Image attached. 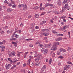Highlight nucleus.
<instances>
[{
  "mask_svg": "<svg viewBox=\"0 0 73 73\" xmlns=\"http://www.w3.org/2000/svg\"><path fill=\"white\" fill-rule=\"evenodd\" d=\"M45 12H43L40 15L41 16H42V15H45Z\"/></svg>",
  "mask_w": 73,
  "mask_h": 73,
  "instance_id": "35",
  "label": "nucleus"
},
{
  "mask_svg": "<svg viewBox=\"0 0 73 73\" xmlns=\"http://www.w3.org/2000/svg\"><path fill=\"white\" fill-rule=\"evenodd\" d=\"M33 58V57L32 56H29V59L28 60V65H29L30 64L31 59H32Z\"/></svg>",
  "mask_w": 73,
  "mask_h": 73,
  "instance_id": "2",
  "label": "nucleus"
},
{
  "mask_svg": "<svg viewBox=\"0 0 73 73\" xmlns=\"http://www.w3.org/2000/svg\"><path fill=\"white\" fill-rule=\"evenodd\" d=\"M45 23H46V21H42V24H45Z\"/></svg>",
  "mask_w": 73,
  "mask_h": 73,
  "instance_id": "37",
  "label": "nucleus"
},
{
  "mask_svg": "<svg viewBox=\"0 0 73 73\" xmlns=\"http://www.w3.org/2000/svg\"><path fill=\"white\" fill-rule=\"evenodd\" d=\"M12 7L13 8H15V7H16V5L15 4H14L13 5V6H12Z\"/></svg>",
  "mask_w": 73,
  "mask_h": 73,
  "instance_id": "41",
  "label": "nucleus"
},
{
  "mask_svg": "<svg viewBox=\"0 0 73 73\" xmlns=\"http://www.w3.org/2000/svg\"><path fill=\"white\" fill-rule=\"evenodd\" d=\"M66 26H64L63 27V29H66Z\"/></svg>",
  "mask_w": 73,
  "mask_h": 73,
  "instance_id": "46",
  "label": "nucleus"
},
{
  "mask_svg": "<svg viewBox=\"0 0 73 73\" xmlns=\"http://www.w3.org/2000/svg\"><path fill=\"white\" fill-rule=\"evenodd\" d=\"M8 55L10 57H12V56H11V53L10 52L8 54Z\"/></svg>",
  "mask_w": 73,
  "mask_h": 73,
  "instance_id": "44",
  "label": "nucleus"
},
{
  "mask_svg": "<svg viewBox=\"0 0 73 73\" xmlns=\"http://www.w3.org/2000/svg\"><path fill=\"white\" fill-rule=\"evenodd\" d=\"M66 7H63L62 8V10H61L60 12V13H63L64 11H65V9H66Z\"/></svg>",
  "mask_w": 73,
  "mask_h": 73,
  "instance_id": "8",
  "label": "nucleus"
},
{
  "mask_svg": "<svg viewBox=\"0 0 73 73\" xmlns=\"http://www.w3.org/2000/svg\"><path fill=\"white\" fill-rule=\"evenodd\" d=\"M21 72H23V73H25V69H21Z\"/></svg>",
  "mask_w": 73,
  "mask_h": 73,
  "instance_id": "24",
  "label": "nucleus"
},
{
  "mask_svg": "<svg viewBox=\"0 0 73 73\" xmlns=\"http://www.w3.org/2000/svg\"><path fill=\"white\" fill-rule=\"evenodd\" d=\"M4 3L5 4H9V3L7 2V1L5 0L4 1Z\"/></svg>",
  "mask_w": 73,
  "mask_h": 73,
  "instance_id": "34",
  "label": "nucleus"
},
{
  "mask_svg": "<svg viewBox=\"0 0 73 73\" xmlns=\"http://www.w3.org/2000/svg\"><path fill=\"white\" fill-rule=\"evenodd\" d=\"M67 3V0H64L63 1V4H65V3Z\"/></svg>",
  "mask_w": 73,
  "mask_h": 73,
  "instance_id": "27",
  "label": "nucleus"
},
{
  "mask_svg": "<svg viewBox=\"0 0 73 73\" xmlns=\"http://www.w3.org/2000/svg\"><path fill=\"white\" fill-rule=\"evenodd\" d=\"M59 52H63V48H61L59 49Z\"/></svg>",
  "mask_w": 73,
  "mask_h": 73,
  "instance_id": "29",
  "label": "nucleus"
},
{
  "mask_svg": "<svg viewBox=\"0 0 73 73\" xmlns=\"http://www.w3.org/2000/svg\"><path fill=\"white\" fill-rule=\"evenodd\" d=\"M57 54L58 55H60V52H57Z\"/></svg>",
  "mask_w": 73,
  "mask_h": 73,
  "instance_id": "50",
  "label": "nucleus"
},
{
  "mask_svg": "<svg viewBox=\"0 0 73 73\" xmlns=\"http://www.w3.org/2000/svg\"><path fill=\"white\" fill-rule=\"evenodd\" d=\"M44 49H45L44 48H42L41 50V52H44Z\"/></svg>",
  "mask_w": 73,
  "mask_h": 73,
  "instance_id": "55",
  "label": "nucleus"
},
{
  "mask_svg": "<svg viewBox=\"0 0 73 73\" xmlns=\"http://www.w3.org/2000/svg\"><path fill=\"white\" fill-rule=\"evenodd\" d=\"M57 49V47H56V45H53L52 47L51 48V50H56Z\"/></svg>",
  "mask_w": 73,
  "mask_h": 73,
  "instance_id": "6",
  "label": "nucleus"
},
{
  "mask_svg": "<svg viewBox=\"0 0 73 73\" xmlns=\"http://www.w3.org/2000/svg\"><path fill=\"white\" fill-rule=\"evenodd\" d=\"M52 63V58H50L49 61V64L50 65Z\"/></svg>",
  "mask_w": 73,
  "mask_h": 73,
  "instance_id": "28",
  "label": "nucleus"
},
{
  "mask_svg": "<svg viewBox=\"0 0 73 73\" xmlns=\"http://www.w3.org/2000/svg\"><path fill=\"white\" fill-rule=\"evenodd\" d=\"M51 46H52V44H44V48H50Z\"/></svg>",
  "mask_w": 73,
  "mask_h": 73,
  "instance_id": "4",
  "label": "nucleus"
},
{
  "mask_svg": "<svg viewBox=\"0 0 73 73\" xmlns=\"http://www.w3.org/2000/svg\"><path fill=\"white\" fill-rule=\"evenodd\" d=\"M57 36H63L64 35L62 34H57Z\"/></svg>",
  "mask_w": 73,
  "mask_h": 73,
  "instance_id": "18",
  "label": "nucleus"
},
{
  "mask_svg": "<svg viewBox=\"0 0 73 73\" xmlns=\"http://www.w3.org/2000/svg\"><path fill=\"white\" fill-rule=\"evenodd\" d=\"M45 9V7H41L40 9V11H43V10H44V9Z\"/></svg>",
  "mask_w": 73,
  "mask_h": 73,
  "instance_id": "19",
  "label": "nucleus"
},
{
  "mask_svg": "<svg viewBox=\"0 0 73 73\" xmlns=\"http://www.w3.org/2000/svg\"><path fill=\"white\" fill-rule=\"evenodd\" d=\"M42 58V56L40 57H39V58H36L35 60V61H36V66H38L40 64V62H38V61L40 60Z\"/></svg>",
  "mask_w": 73,
  "mask_h": 73,
  "instance_id": "1",
  "label": "nucleus"
},
{
  "mask_svg": "<svg viewBox=\"0 0 73 73\" xmlns=\"http://www.w3.org/2000/svg\"><path fill=\"white\" fill-rule=\"evenodd\" d=\"M50 55L51 56H52V57H55V53H54L53 52H51L50 53Z\"/></svg>",
  "mask_w": 73,
  "mask_h": 73,
  "instance_id": "14",
  "label": "nucleus"
},
{
  "mask_svg": "<svg viewBox=\"0 0 73 73\" xmlns=\"http://www.w3.org/2000/svg\"><path fill=\"white\" fill-rule=\"evenodd\" d=\"M12 44H14V45H15V44H17V43H16L15 42L13 41L12 42Z\"/></svg>",
  "mask_w": 73,
  "mask_h": 73,
  "instance_id": "32",
  "label": "nucleus"
},
{
  "mask_svg": "<svg viewBox=\"0 0 73 73\" xmlns=\"http://www.w3.org/2000/svg\"><path fill=\"white\" fill-rule=\"evenodd\" d=\"M65 7H67L68 5V3H66L65 4Z\"/></svg>",
  "mask_w": 73,
  "mask_h": 73,
  "instance_id": "53",
  "label": "nucleus"
},
{
  "mask_svg": "<svg viewBox=\"0 0 73 73\" xmlns=\"http://www.w3.org/2000/svg\"><path fill=\"white\" fill-rule=\"evenodd\" d=\"M35 23H33L31 24V27H32V28H34V26H35Z\"/></svg>",
  "mask_w": 73,
  "mask_h": 73,
  "instance_id": "21",
  "label": "nucleus"
},
{
  "mask_svg": "<svg viewBox=\"0 0 73 73\" xmlns=\"http://www.w3.org/2000/svg\"><path fill=\"white\" fill-rule=\"evenodd\" d=\"M0 48L2 49V50H1V52H4V49H5V47L3 45L1 46Z\"/></svg>",
  "mask_w": 73,
  "mask_h": 73,
  "instance_id": "3",
  "label": "nucleus"
},
{
  "mask_svg": "<svg viewBox=\"0 0 73 73\" xmlns=\"http://www.w3.org/2000/svg\"><path fill=\"white\" fill-rule=\"evenodd\" d=\"M17 38H10V41H14V40H16Z\"/></svg>",
  "mask_w": 73,
  "mask_h": 73,
  "instance_id": "16",
  "label": "nucleus"
},
{
  "mask_svg": "<svg viewBox=\"0 0 73 73\" xmlns=\"http://www.w3.org/2000/svg\"><path fill=\"white\" fill-rule=\"evenodd\" d=\"M56 32V31L53 30L52 31V32L53 33H54V34H56V33H57V32Z\"/></svg>",
  "mask_w": 73,
  "mask_h": 73,
  "instance_id": "36",
  "label": "nucleus"
},
{
  "mask_svg": "<svg viewBox=\"0 0 73 73\" xmlns=\"http://www.w3.org/2000/svg\"><path fill=\"white\" fill-rule=\"evenodd\" d=\"M39 28V27L38 26H36L35 27V29H38Z\"/></svg>",
  "mask_w": 73,
  "mask_h": 73,
  "instance_id": "49",
  "label": "nucleus"
},
{
  "mask_svg": "<svg viewBox=\"0 0 73 73\" xmlns=\"http://www.w3.org/2000/svg\"><path fill=\"white\" fill-rule=\"evenodd\" d=\"M17 33H20L21 32V31L20 30H18L17 31Z\"/></svg>",
  "mask_w": 73,
  "mask_h": 73,
  "instance_id": "33",
  "label": "nucleus"
},
{
  "mask_svg": "<svg viewBox=\"0 0 73 73\" xmlns=\"http://www.w3.org/2000/svg\"><path fill=\"white\" fill-rule=\"evenodd\" d=\"M5 67L6 69H9L10 68V65L8 64L7 65H6Z\"/></svg>",
  "mask_w": 73,
  "mask_h": 73,
  "instance_id": "13",
  "label": "nucleus"
},
{
  "mask_svg": "<svg viewBox=\"0 0 73 73\" xmlns=\"http://www.w3.org/2000/svg\"><path fill=\"white\" fill-rule=\"evenodd\" d=\"M62 40V38H59L56 40V41H60V40Z\"/></svg>",
  "mask_w": 73,
  "mask_h": 73,
  "instance_id": "17",
  "label": "nucleus"
},
{
  "mask_svg": "<svg viewBox=\"0 0 73 73\" xmlns=\"http://www.w3.org/2000/svg\"><path fill=\"white\" fill-rule=\"evenodd\" d=\"M46 39H47V37H44L43 38V40H46Z\"/></svg>",
  "mask_w": 73,
  "mask_h": 73,
  "instance_id": "58",
  "label": "nucleus"
},
{
  "mask_svg": "<svg viewBox=\"0 0 73 73\" xmlns=\"http://www.w3.org/2000/svg\"><path fill=\"white\" fill-rule=\"evenodd\" d=\"M17 56L18 57H20V54H19V53L17 54Z\"/></svg>",
  "mask_w": 73,
  "mask_h": 73,
  "instance_id": "45",
  "label": "nucleus"
},
{
  "mask_svg": "<svg viewBox=\"0 0 73 73\" xmlns=\"http://www.w3.org/2000/svg\"><path fill=\"white\" fill-rule=\"evenodd\" d=\"M54 13H55L56 14H58V12H57V11H55L54 12Z\"/></svg>",
  "mask_w": 73,
  "mask_h": 73,
  "instance_id": "38",
  "label": "nucleus"
},
{
  "mask_svg": "<svg viewBox=\"0 0 73 73\" xmlns=\"http://www.w3.org/2000/svg\"><path fill=\"white\" fill-rule=\"evenodd\" d=\"M66 50H65V49H63V52H66Z\"/></svg>",
  "mask_w": 73,
  "mask_h": 73,
  "instance_id": "60",
  "label": "nucleus"
},
{
  "mask_svg": "<svg viewBox=\"0 0 73 73\" xmlns=\"http://www.w3.org/2000/svg\"><path fill=\"white\" fill-rule=\"evenodd\" d=\"M51 6V7L52 6H53V4H49V3H47L45 4V7H47L49 6L50 7Z\"/></svg>",
  "mask_w": 73,
  "mask_h": 73,
  "instance_id": "5",
  "label": "nucleus"
},
{
  "mask_svg": "<svg viewBox=\"0 0 73 73\" xmlns=\"http://www.w3.org/2000/svg\"><path fill=\"white\" fill-rule=\"evenodd\" d=\"M15 36V34H13V35H12L11 36L12 38H13Z\"/></svg>",
  "mask_w": 73,
  "mask_h": 73,
  "instance_id": "62",
  "label": "nucleus"
},
{
  "mask_svg": "<svg viewBox=\"0 0 73 73\" xmlns=\"http://www.w3.org/2000/svg\"><path fill=\"white\" fill-rule=\"evenodd\" d=\"M67 64H70L71 65H72V63H71V62L70 61H68L67 62Z\"/></svg>",
  "mask_w": 73,
  "mask_h": 73,
  "instance_id": "39",
  "label": "nucleus"
},
{
  "mask_svg": "<svg viewBox=\"0 0 73 73\" xmlns=\"http://www.w3.org/2000/svg\"><path fill=\"white\" fill-rule=\"evenodd\" d=\"M68 49H67V51H68V50H70V47H68Z\"/></svg>",
  "mask_w": 73,
  "mask_h": 73,
  "instance_id": "56",
  "label": "nucleus"
},
{
  "mask_svg": "<svg viewBox=\"0 0 73 73\" xmlns=\"http://www.w3.org/2000/svg\"><path fill=\"white\" fill-rule=\"evenodd\" d=\"M23 4H20L19 5H18V8H21V7H23Z\"/></svg>",
  "mask_w": 73,
  "mask_h": 73,
  "instance_id": "15",
  "label": "nucleus"
},
{
  "mask_svg": "<svg viewBox=\"0 0 73 73\" xmlns=\"http://www.w3.org/2000/svg\"><path fill=\"white\" fill-rule=\"evenodd\" d=\"M11 54L12 55V56H15V51H13L11 52Z\"/></svg>",
  "mask_w": 73,
  "mask_h": 73,
  "instance_id": "23",
  "label": "nucleus"
},
{
  "mask_svg": "<svg viewBox=\"0 0 73 73\" xmlns=\"http://www.w3.org/2000/svg\"><path fill=\"white\" fill-rule=\"evenodd\" d=\"M66 66L68 68H70V65H66Z\"/></svg>",
  "mask_w": 73,
  "mask_h": 73,
  "instance_id": "43",
  "label": "nucleus"
},
{
  "mask_svg": "<svg viewBox=\"0 0 73 73\" xmlns=\"http://www.w3.org/2000/svg\"><path fill=\"white\" fill-rule=\"evenodd\" d=\"M5 19H8L10 18V17L9 15H7L5 16Z\"/></svg>",
  "mask_w": 73,
  "mask_h": 73,
  "instance_id": "20",
  "label": "nucleus"
},
{
  "mask_svg": "<svg viewBox=\"0 0 73 73\" xmlns=\"http://www.w3.org/2000/svg\"><path fill=\"white\" fill-rule=\"evenodd\" d=\"M12 4H11V3H9L8 5V6H9V7H11L12 6Z\"/></svg>",
  "mask_w": 73,
  "mask_h": 73,
  "instance_id": "51",
  "label": "nucleus"
},
{
  "mask_svg": "<svg viewBox=\"0 0 73 73\" xmlns=\"http://www.w3.org/2000/svg\"><path fill=\"white\" fill-rule=\"evenodd\" d=\"M5 40H4L2 41V42L3 43V44H5Z\"/></svg>",
  "mask_w": 73,
  "mask_h": 73,
  "instance_id": "48",
  "label": "nucleus"
},
{
  "mask_svg": "<svg viewBox=\"0 0 73 73\" xmlns=\"http://www.w3.org/2000/svg\"><path fill=\"white\" fill-rule=\"evenodd\" d=\"M40 44V42H36V43L35 44V45H37V44Z\"/></svg>",
  "mask_w": 73,
  "mask_h": 73,
  "instance_id": "42",
  "label": "nucleus"
},
{
  "mask_svg": "<svg viewBox=\"0 0 73 73\" xmlns=\"http://www.w3.org/2000/svg\"><path fill=\"white\" fill-rule=\"evenodd\" d=\"M55 44L56 45H59L60 43L58 42H55Z\"/></svg>",
  "mask_w": 73,
  "mask_h": 73,
  "instance_id": "54",
  "label": "nucleus"
},
{
  "mask_svg": "<svg viewBox=\"0 0 73 73\" xmlns=\"http://www.w3.org/2000/svg\"><path fill=\"white\" fill-rule=\"evenodd\" d=\"M1 34H3L4 33V31H1Z\"/></svg>",
  "mask_w": 73,
  "mask_h": 73,
  "instance_id": "61",
  "label": "nucleus"
},
{
  "mask_svg": "<svg viewBox=\"0 0 73 73\" xmlns=\"http://www.w3.org/2000/svg\"><path fill=\"white\" fill-rule=\"evenodd\" d=\"M64 70H67L69 68H68V67L66 66L64 67Z\"/></svg>",
  "mask_w": 73,
  "mask_h": 73,
  "instance_id": "26",
  "label": "nucleus"
},
{
  "mask_svg": "<svg viewBox=\"0 0 73 73\" xmlns=\"http://www.w3.org/2000/svg\"><path fill=\"white\" fill-rule=\"evenodd\" d=\"M58 65L59 66H60V65H61V63H60V62H58Z\"/></svg>",
  "mask_w": 73,
  "mask_h": 73,
  "instance_id": "64",
  "label": "nucleus"
},
{
  "mask_svg": "<svg viewBox=\"0 0 73 73\" xmlns=\"http://www.w3.org/2000/svg\"><path fill=\"white\" fill-rule=\"evenodd\" d=\"M35 17H36V18H38V14L36 15H35Z\"/></svg>",
  "mask_w": 73,
  "mask_h": 73,
  "instance_id": "52",
  "label": "nucleus"
},
{
  "mask_svg": "<svg viewBox=\"0 0 73 73\" xmlns=\"http://www.w3.org/2000/svg\"><path fill=\"white\" fill-rule=\"evenodd\" d=\"M57 3L58 5H61L62 4V2H61V1L60 0H58Z\"/></svg>",
  "mask_w": 73,
  "mask_h": 73,
  "instance_id": "9",
  "label": "nucleus"
},
{
  "mask_svg": "<svg viewBox=\"0 0 73 73\" xmlns=\"http://www.w3.org/2000/svg\"><path fill=\"white\" fill-rule=\"evenodd\" d=\"M59 58H61V59H62V58H64V57H63V56H59Z\"/></svg>",
  "mask_w": 73,
  "mask_h": 73,
  "instance_id": "31",
  "label": "nucleus"
},
{
  "mask_svg": "<svg viewBox=\"0 0 73 73\" xmlns=\"http://www.w3.org/2000/svg\"><path fill=\"white\" fill-rule=\"evenodd\" d=\"M46 68V66L45 65H44L42 68V69H45V68Z\"/></svg>",
  "mask_w": 73,
  "mask_h": 73,
  "instance_id": "30",
  "label": "nucleus"
},
{
  "mask_svg": "<svg viewBox=\"0 0 73 73\" xmlns=\"http://www.w3.org/2000/svg\"><path fill=\"white\" fill-rule=\"evenodd\" d=\"M48 49H46L44 51V54H47V53H48Z\"/></svg>",
  "mask_w": 73,
  "mask_h": 73,
  "instance_id": "10",
  "label": "nucleus"
},
{
  "mask_svg": "<svg viewBox=\"0 0 73 73\" xmlns=\"http://www.w3.org/2000/svg\"><path fill=\"white\" fill-rule=\"evenodd\" d=\"M15 37L16 38H19V35L16 34H15Z\"/></svg>",
  "mask_w": 73,
  "mask_h": 73,
  "instance_id": "22",
  "label": "nucleus"
},
{
  "mask_svg": "<svg viewBox=\"0 0 73 73\" xmlns=\"http://www.w3.org/2000/svg\"><path fill=\"white\" fill-rule=\"evenodd\" d=\"M7 11L8 12H11V11H12L13 10L11 9L8 8L7 9Z\"/></svg>",
  "mask_w": 73,
  "mask_h": 73,
  "instance_id": "12",
  "label": "nucleus"
},
{
  "mask_svg": "<svg viewBox=\"0 0 73 73\" xmlns=\"http://www.w3.org/2000/svg\"><path fill=\"white\" fill-rule=\"evenodd\" d=\"M41 56H42V54H37V55H35L34 56V57H38V58H39V57H41Z\"/></svg>",
  "mask_w": 73,
  "mask_h": 73,
  "instance_id": "11",
  "label": "nucleus"
},
{
  "mask_svg": "<svg viewBox=\"0 0 73 73\" xmlns=\"http://www.w3.org/2000/svg\"><path fill=\"white\" fill-rule=\"evenodd\" d=\"M43 46L42 45V44L39 45V46H40V47H41V48H42Z\"/></svg>",
  "mask_w": 73,
  "mask_h": 73,
  "instance_id": "57",
  "label": "nucleus"
},
{
  "mask_svg": "<svg viewBox=\"0 0 73 73\" xmlns=\"http://www.w3.org/2000/svg\"><path fill=\"white\" fill-rule=\"evenodd\" d=\"M38 7L37 6H35L34 7V9H37L38 8Z\"/></svg>",
  "mask_w": 73,
  "mask_h": 73,
  "instance_id": "25",
  "label": "nucleus"
},
{
  "mask_svg": "<svg viewBox=\"0 0 73 73\" xmlns=\"http://www.w3.org/2000/svg\"><path fill=\"white\" fill-rule=\"evenodd\" d=\"M49 34L48 33H46L44 34V36H48Z\"/></svg>",
  "mask_w": 73,
  "mask_h": 73,
  "instance_id": "40",
  "label": "nucleus"
},
{
  "mask_svg": "<svg viewBox=\"0 0 73 73\" xmlns=\"http://www.w3.org/2000/svg\"><path fill=\"white\" fill-rule=\"evenodd\" d=\"M50 22L51 23H52V24H53V20H51L50 21Z\"/></svg>",
  "mask_w": 73,
  "mask_h": 73,
  "instance_id": "59",
  "label": "nucleus"
},
{
  "mask_svg": "<svg viewBox=\"0 0 73 73\" xmlns=\"http://www.w3.org/2000/svg\"><path fill=\"white\" fill-rule=\"evenodd\" d=\"M44 70H45L44 69H42V68L41 69V73H42L43 72H44Z\"/></svg>",
  "mask_w": 73,
  "mask_h": 73,
  "instance_id": "47",
  "label": "nucleus"
},
{
  "mask_svg": "<svg viewBox=\"0 0 73 73\" xmlns=\"http://www.w3.org/2000/svg\"><path fill=\"white\" fill-rule=\"evenodd\" d=\"M23 10H26L27 9V6L25 4L23 5Z\"/></svg>",
  "mask_w": 73,
  "mask_h": 73,
  "instance_id": "7",
  "label": "nucleus"
},
{
  "mask_svg": "<svg viewBox=\"0 0 73 73\" xmlns=\"http://www.w3.org/2000/svg\"><path fill=\"white\" fill-rule=\"evenodd\" d=\"M23 67H25V66H26V63H24V64H23Z\"/></svg>",
  "mask_w": 73,
  "mask_h": 73,
  "instance_id": "63",
  "label": "nucleus"
}]
</instances>
